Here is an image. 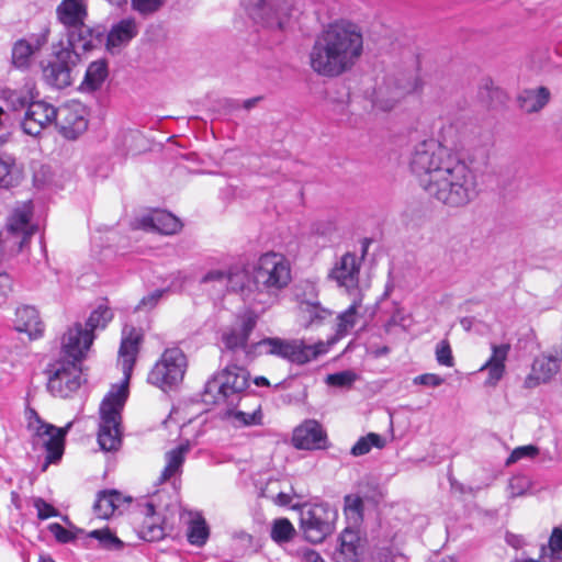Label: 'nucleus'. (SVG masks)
Returning <instances> with one entry per match:
<instances>
[{
  "instance_id": "1",
  "label": "nucleus",
  "mask_w": 562,
  "mask_h": 562,
  "mask_svg": "<svg viewBox=\"0 0 562 562\" xmlns=\"http://www.w3.org/2000/svg\"><path fill=\"white\" fill-rule=\"evenodd\" d=\"M409 168L423 190L450 209L464 207L479 196L476 171L461 155L450 153L434 138L414 146Z\"/></svg>"
},
{
  "instance_id": "2",
  "label": "nucleus",
  "mask_w": 562,
  "mask_h": 562,
  "mask_svg": "<svg viewBox=\"0 0 562 562\" xmlns=\"http://www.w3.org/2000/svg\"><path fill=\"white\" fill-rule=\"evenodd\" d=\"M363 52V37L350 22L329 24L315 38L308 53L310 66L319 76L335 78L350 71Z\"/></svg>"
},
{
  "instance_id": "3",
  "label": "nucleus",
  "mask_w": 562,
  "mask_h": 562,
  "mask_svg": "<svg viewBox=\"0 0 562 562\" xmlns=\"http://www.w3.org/2000/svg\"><path fill=\"white\" fill-rule=\"evenodd\" d=\"M142 340L143 334L140 330L132 326L123 328L119 358L124 382L120 386L112 389L100 405L101 422L99 425L98 442L103 451H116L121 447V411L127 398V384Z\"/></svg>"
},
{
  "instance_id": "4",
  "label": "nucleus",
  "mask_w": 562,
  "mask_h": 562,
  "mask_svg": "<svg viewBox=\"0 0 562 562\" xmlns=\"http://www.w3.org/2000/svg\"><path fill=\"white\" fill-rule=\"evenodd\" d=\"M55 16L61 25L67 44L81 48V52H90L104 43V27L101 25L89 26L87 0H61L56 9Z\"/></svg>"
},
{
  "instance_id": "5",
  "label": "nucleus",
  "mask_w": 562,
  "mask_h": 562,
  "mask_svg": "<svg viewBox=\"0 0 562 562\" xmlns=\"http://www.w3.org/2000/svg\"><path fill=\"white\" fill-rule=\"evenodd\" d=\"M79 338V327L69 335H64L61 350L67 359H59L46 369L47 391L54 396L66 398L81 385L80 361L86 352L76 345Z\"/></svg>"
},
{
  "instance_id": "6",
  "label": "nucleus",
  "mask_w": 562,
  "mask_h": 562,
  "mask_svg": "<svg viewBox=\"0 0 562 562\" xmlns=\"http://www.w3.org/2000/svg\"><path fill=\"white\" fill-rule=\"evenodd\" d=\"M248 378L243 367L227 366L206 381L202 393L203 403L234 405L239 401L240 393L248 387Z\"/></svg>"
},
{
  "instance_id": "7",
  "label": "nucleus",
  "mask_w": 562,
  "mask_h": 562,
  "mask_svg": "<svg viewBox=\"0 0 562 562\" xmlns=\"http://www.w3.org/2000/svg\"><path fill=\"white\" fill-rule=\"evenodd\" d=\"M258 355L274 356L295 364H305L325 352L324 344L306 345L299 339L266 337L251 346Z\"/></svg>"
},
{
  "instance_id": "8",
  "label": "nucleus",
  "mask_w": 562,
  "mask_h": 562,
  "mask_svg": "<svg viewBox=\"0 0 562 562\" xmlns=\"http://www.w3.org/2000/svg\"><path fill=\"white\" fill-rule=\"evenodd\" d=\"M254 282L257 290L277 295L291 282L290 261L279 252L263 254L255 267Z\"/></svg>"
},
{
  "instance_id": "9",
  "label": "nucleus",
  "mask_w": 562,
  "mask_h": 562,
  "mask_svg": "<svg viewBox=\"0 0 562 562\" xmlns=\"http://www.w3.org/2000/svg\"><path fill=\"white\" fill-rule=\"evenodd\" d=\"M337 510L326 503L304 505L300 513L301 529L313 543L323 542L335 530Z\"/></svg>"
},
{
  "instance_id": "10",
  "label": "nucleus",
  "mask_w": 562,
  "mask_h": 562,
  "mask_svg": "<svg viewBox=\"0 0 562 562\" xmlns=\"http://www.w3.org/2000/svg\"><path fill=\"white\" fill-rule=\"evenodd\" d=\"M186 369L187 359L183 351L178 347L168 348L150 370L147 381L162 391H167L183 380Z\"/></svg>"
},
{
  "instance_id": "11",
  "label": "nucleus",
  "mask_w": 562,
  "mask_h": 562,
  "mask_svg": "<svg viewBox=\"0 0 562 562\" xmlns=\"http://www.w3.org/2000/svg\"><path fill=\"white\" fill-rule=\"evenodd\" d=\"M33 206L31 202L16 205L5 225V237L0 233V244H9V247L20 251L30 241L37 227L31 222Z\"/></svg>"
},
{
  "instance_id": "12",
  "label": "nucleus",
  "mask_w": 562,
  "mask_h": 562,
  "mask_svg": "<svg viewBox=\"0 0 562 562\" xmlns=\"http://www.w3.org/2000/svg\"><path fill=\"white\" fill-rule=\"evenodd\" d=\"M79 47L60 44L54 53V58L43 69L44 79L54 88L63 89L72 83V70L80 61Z\"/></svg>"
},
{
  "instance_id": "13",
  "label": "nucleus",
  "mask_w": 562,
  "mask_h": 562,
  "mask_svg": "<svg viewBox=\"0 0 562 562\" xmlns=\"http://www.w3.org/2000/svg\"><path fill=\"white\" fill-rule=\"evenodd\" d=\"M252 19L270 29L282 30L290 12L286 0H244Z\"/></svg>"
},
{
  "instance_id": "14",
  "label": "nucleus",
  "mask_w": 562,
  "mask_h": 562,
  "mask_svg": "<svg viewBox=\"0 0 562 562\" xmlns=\"http://www.w3.org/2000/svg\"><path fill=\"white\" fill-rule=\"evenodd\" d=\"M361 259L353 252H346L339 257L327 274L339 289L347 293H359Z\"/></svg>"
},
{
  "instance_id": "15",
  "label": "nucleus",
  "mask_w": 562,
  "mask_h": 562,
  "mask_svg": "<svg viewBox=\"0 0 562 562\" xmlns=\"http://www.w3.org/2000/svg\"><path fill=\"white\" fill-rule=\"evenodd\" d=\"M258 316L252 311H246L236 317L235 323L226 328L222 334V342L226 350L237 352L243 351L246 356L248 350V339L257 325Z\"/></svg>"
},
{
  "instance_id": "16",
  "label": "nucleus",
  "mask_w": 562,
  "mask_h": 562,
  "mask_svg": "<svg viewBox=\"0 0 562 562\" xmlns=\"http://www.w3.org/2000/svg\"><path fill=\"white\" fill-rule=\"evenodd\" d=\"M308 292L302 296L297 295L299 301V315L301 324L305 328H318L333 318V311L324 307L317 300L316 286L312 283H306Z\"/></svg>"
},
{
  "instance_id": "17",
  "label": "nucleus",
  "mask_w": 562,
  "mask_h": 562,
  "mask_svg": "<svg viewBox=\"0 0 562 562\" xmlns=\"http://www.w3.org/2000/svg\"><path fill=\"white\" fill-rule=\"evenodd\" d=\"M56 125L68 139H76L88 127L86 109L79 102H71L57 109Z\"/></svg>"
},
{
  "instance_id": "18",
  "label": "nucleus",
  "mask_w": 562,
  "mask_h": 562,
  "mask_svg": "<svg viewBox=\"0 0 562 562\" xmlns=\"http://www.w3.org/2000/svg\"><path fill=\"white\" fill-rule=\"evenodd\" d=\"M57 109L44 101H33L20 122L22 131L30 136H38L42 131L56 122Z\"/></svg>"
},
{
  "instance_id": "19",
  "label": "nucleus",
  "mask_w": 562,
  "mask_h": 562,
  "mask_svg": "<svg viewBox=\"0 0 562 562\" xmlns=\"http://www.w3.org/2000/svg\"><path fill=\"white\" fill-rule=\"evenodd\" d=\"M74 422H69L65 427L58 428L52 424L42 425L36 429L35 436L43 440L46 450V461L53 463L58 461L64 453L65 437L71 429Z\"/></svg>"
},
{
  "instance_id": "20",
  "label": "nucleus",
  "mask_w": 562,
  "mask_h": 562,
  "mask_svg": "<svg viewBox=\"0 0 562 562\" xmlns=\"http://www.w3.org/2000/svg\"><path fill=\"white\" fill-rule=\"evenodd\" d=\"M112 317V311L106 306L100 305L90 314L85 327L80 323H76L65 335H69L72 330L79 327L80 338L76 345L79 348L82 347V351L87 352L94 339L93 331L95 329H103Z\"/></svg>"
},
{
  "instance_id": "21",
  "label": "nucleus",
  "mask_w": 562,
  "mask_h": 562,
  "mask_svg": "<svg viewBox=\"0 0 562 562\" xmlns=\"http://www.w3.org/2000/svg\"><path fill=\"white\" fill-rule=\"evenodd\" d=\"M292 442L297 449H322L326 443V434L316 420H305L294 429Z\"/></svg>"
},
{
  "instance_id": "22",
  "label": "nucleus",
  "mask_w": 562,
  "mask_h": 562,
  "mask_svg": "<svg viewBox=\"0 0 562 562\" xmlns=\"http://www.w3.org/2000/svg\"><path fill=\"white\" fill-rule=\"evenodd\" d=\"M159 506L156 505L154 497L148 501L144 506L145 519L138 529V536L145 541H159L164 539L168 531V525L166 521L160 522L157 516Z\"/></svg>"
},
{
  "instance_id": "23",
  "label": "nucleus",
  "mask_w": 562,
  "mask_h": 562,
  "mask_svg": "<svg viewBox=\"0 0 562 562\" xmlns=\"http://www.w3.org/2000/svg\"><path fill=\"white\" fill-rule=\"evenodd\" d=\"M138 33L134 19H123L104 33L106 49L112 54L126 46Z\"/></svg>"
},
{
  "instance_id": "24",
  "label": "nucleus",
  "mask_w": 562,
  "mask_h": 562,
  "mask_svg": "<svg viewBox=\"0 0 562 562\" xmlns=\"http://www.w3.org/2000/svg\"><path fill=\"white\" fill-rule=\"evenodd\" d=\"M561 360L558 357L540 356L535 359L531 373L526 378L525 385L535 387L551 380L560 369Z\"/></svg>"
},
{
  "instance_id": "25",
  "label": "nucleus",
  "mask_w": 562,
  "mask_h": 562,
  "mask_svg": "<svg viewBox=\"0 0 562 562\" xmlns=\"http://www.w3.org/2000/svg\"><path fill=\"white\" fill-rule=\"evenodd\" d=\"M142 227L165 235L176 234L181 228L180 221L167 211L156 210L140 220Z\"/></svg>"
},
{
  "instance_id": "26",
  "label": "nucleus",
  "mask_w": 562,
  "mask_h": 562,
  "mask_svg": "<svg viewBox=\"0 0 562 562\" xmlns=\"http://www.w3.org/2000/svg\"><path fill=\"white\" fill-rule=\"evenodd\" d=\"M509 351V344L492 345V355L480 369L481 371L486 370L488 372L486 384L495 385L503 378Z\"/></svg>"
},
{
  "instance_id": "27",
  "label": "nucleus",
  "mask_w": 562,
  "mask_h": 562,
  "mask_svg": "<svg viewBox=\"0 0 562 562\" xmlns=\"http://www.w3.org/2000/svg\"><path fill=\"white\" fill-rule=\"evenodd\" d=\"M339 549L334 553L335 562H359V531L347 527L339 536Z\"/></svg>"
},
{
  "instance_id": "28",
  "label": "nucleus",
  "mask_w": 562,
  "mask_h": 562,
  "mask_svg": "<svg viewBox=\"0 0 562 562\" xmlns=\"http://www.w3.org/2000/svg\"><path fill=\"white\" fill-rule=\"evenodd\" d=\"M15 328L19 331L26 333L32 339L38 338L43 334L44 327L37 310L29 305L18 307Z\"/></svg>"
},
{
  "instance_id": "29",
  "label": "nucleus",
  "mask_w": 562,
  "mask_h": 562,
  "mask_svg": "<svg viewBox=\"0 0 562 562\" xmlns=\"http://www.w3.org/2000/svg\"><path fill=\"white\" fill-rule=\"evenodd\" d=\"M191 450L189 440L181 442L176 448L169 450L165 454L166 465L159 476V483L169 481L177 474L182 472V465L186 461V457Z\"/></svg>"
},
{
  "instance_id": "30",
  "label": "nucleus",
  "mask_w": 562,
  "mask_h": 562,
  "mask_svg": "<svg viewBox=\"0 0 562 562\" xmlns=\"http://www.w3.org/2000/svg\"><path fill=\"white\" fill-rule=\"evenodd\" d=\"M362 305V295L358 293L350 306L336 316V330L337 339H341L349 335L359 322V308Z\"/></svg>"
},
{
  "instance_id": "31",
  "label": "nucleus",
  "mask_w": 562,
  "mask_h": 562,
  "mask_svg": "<svg viewBox=\"0 0 562 562\" xmlns=\"http://www.w3.org/2000/svg\"><path fill=\"white\" fill-rule=\"evenodd\" d=\"M222 419L228 422L235 428L250 427L262 425L263 414L261 407L258 406L251 413L237 409L233 405L222 412Z\"/></svg>"
},
{
  "instance_id": "32",
  "label": "nucleus",
  "mask_w": 562,
  "mask_h": 562,
  "mask_svg": "<svg viewBox=\"0 0 562 562\" xmlns=\"http://www.w3.org/2000/svg\"><path fill=\"white\" fill-rule=\"evenodd\" d=\"M46 42V36L42 35L36 40V45L31 44L29 41L22 38L14 43L12 47V64L15 68L25 69L31 64V58L35 50H37Z\"/></svg>"
},
{
  "instance_id": "33",
  "label": "nucleus",
  "mask_w": 562,
  "mask_h": 562,
  "mask_svg": "<svg viewBox=\"0 0 562 562\" xmlns=\"http://www.w3.org/2000/svg\"><path fill=\"white\" fill-rule=\"evenodd\" d=\"M550 92L546 87L524 90L518 97V103L526 113L540 111L549 102Z\"/></svg>"
},
{
  "instance_id": "34",
  "label": "nucleus",
  "mask_w": 562,
  "mask_h": 562,
  "mask_svg": "<svg viewBox=\"0 0 562 562\" xmlns=\"http://www.w3.org/2000/svg\"><path fill=\"white\" fill-rule=\"evenodd\" d=\"M109 75L108 63L105 59H98L88 66L85 78L81 82L82 91H95L101 88Z\"/></svg>"
},
{
  "instance_id": "35",
  "label": "nucleus",
  "mask_w": 562,
  "mask_h": 562,
  "mask_svg": "<svg viewBox=\"0 0 562 562\" xmlns=\"http://www.w3.org/2000/svg\"><path fill=\"white\" fill-rule=\"evenodd\" d=\"M122 502V495L115 490H105L98 493L93 504L94 514L99 518H110Z\"/></svg>"
},
{
  "instance_id": "36",
  "label": "nucleus",
  "mask_w": 562,
  "mask_h": 562,
  "mask_svg": "<svg viewBox=\"0 0 562 562\" xmlns=\"http://www.w3.org/2000/svg\"><path fill=\"white\" fill-rule=\"evenodd\" d=\"M22 178V169L18 166L15 158L11 155L0 156V188L16 186Z\"/></svg>"
},
{
  "instance_id": "37",
  "label": "nucleus",
  "mask_w": 562,
  "mask_h": 562,
  "mask_svg": "<svg viewBox=\"0 0 562 562\" xmlns=\"http://www.w3.org/2000/svg\"><path fill=\"white\" fill-rule=\"evenodd\" d=\"M210 536L209 527L206 526V522L203 517L198 515L194 519L190 521V525L188 527V541L190 544L195 547H203Z\"/></svg>"
},
{
  "instance_id": "38",
  "label": "nucleus",
  "mask_w": 562,
  "mask_h": 562,
  "mask_svg": "<svg viewBox=\"0 0 562 562\" xmlns=\"http://www.w3.org/2000/svg\"><path fill=\"white\" fill-rule=\"evenodd\" d=\"M385 446V439L375 432H370L364 437H361L351 448L350 453L355 457L364 456L370 452L372 447L379 449Z\"/></svg>"
},
{
  "instance_id": "39",
  "label": "nucleus",
  "mask_w": 562,
  "mask_h": 562,
  "mask_svg": "<svg viewBox=\"0 0 562 562\" xmlns=\"http://www.w3.org/2000/svg\"><path fill=\"white\" fill-rule=\"evenodd\" d=\"M344 512L349 520L355 525L362 521L363 518V501L360 496L349 494L344 498Z\"/></svg>"
},
{
  "instance_id": "40",
  "label": "nucleus",
  "mask_w": 562,
  "mask_h": 562,
  "mask_svg": "<svg viewBox=\"0 0 562 562\" xmlns=\"http://www.w3.org/2000/svg\"><path fill=\"white\" fill-rule=\"evenodd\" d=\"M31 95L27 91L23 90H8L4 92V101L8 108L13 112L27 110L29 105L33 103Z\"/></svg>"
},
{
  "instance_id": "41",
  "label": "nucleus",
  "mask_w": 562,
  "mask_h": 562,
  "mask_svg": "<svg viewBox=\"0 0 562 562\" xmlns=\"http://www.w3.org/2000/svg\"><path fill=\"white\" fill-rule=\"evenodd\" d=\"M294 533H295V529L289 519L279 518V519L274 520L272 529H271V538L276 542H279V543L286 542L290 539H292Z\"/></svg>"
},
{
  "instance_id": "42",
  "label": "nucleus",
  "mask_w": 562,
  "mask_h": 562,
  "mask_svg": "<svg viewBox=\"0 0 562 562\" xmlns=\"http://www.w3.org/2000/svg\"><path fill=\"white\" fill-rule=\"evenodd\" d=\"M89 537L99 540L105 549H121L123 547V542L109 529L92 530Z\"/></svg>"
},
{
  "instance_id": "43",
  "label": "nucleus",
  "mask_w": 562,
  "mask_h": 562,
  "mask_svg": "<svg viewBox=\"0 0 562 562\" xmlns=\"http://www.w3.org/2000/svg\"><path fill=\"white\" fill-rule=\"evenodd\" d=\"M247 279V273L245 270L238 267H231L227 270L225 284L232 291H243L245 286V282Z\"/></svg>"
},
{
  "instance_id": "44",
  "label": "nucleus",
  "mask_w": 562,
  "mask_h": 562,
  "mask_svg": "<svg viewBox=\"0 0 562 562\" xmlns=\"http://www.w3.org/2000/svg\"><path fill=\"white\" fill-rule=\"evenodd\" d=\"M357 380V374L351 370H344L326 376V383L336 387H349Z\"/></svg>"
},
{
  "instance_id": "45",
  "label": "nucleus",
  "mask_w": 562,
  "mask_h": 562,
  "mask_svg": "<svg viewBox=\"0 0 562 562\" xmlns=\"http://www.w3.org/2000/svg\"><path fill=\"white\" fill-rule=\"evenodd\" d=\"M48 530L54 535L56 540L60 543H68L74 541L77 538L78 533H81L82 530L74 527L72 529H66L58 522H53L48 525Z\"/></svg>"
},
{
  "instance_id": "46",
  "label": "nucleus",
  "mask_w": 562,
  "mask_h": 562,
  "mask_svg": "<svg viewBox=\"0 0 562 562\" xmlns=\"http://www.w3.org/2000/svg\"><path fill=\"white\" fill-rule=\"evenodd\" d=\"M436 360L439 364L451 368L454 366L451 347L448 340H441L436 346Z\"/></svg>"
},
{
  "instance_id": "47",
  "label": "nucleus",
  "mask_w": 562,
  "mask_h": 562,
  "mask_svg": "<svg viewBox=\"0 0 562 562\" xmlns=\"http://www.w3.org/2000/svg\"><path fill=\"white\" fill-rule=\"evenodd\" d=\"M538 453H539V449H538V447H536L533 445L517 447L513 450V452L508 457L506 464L507 465L513 464L521 459H532L536 456H538Z\"/></svg>"
},
{
  "instance_id": "48",
  "label": "nucleus",
  "mask_w": 562,
  "mask_h": 562,
  "mask_svg": "<svg viewBox=\"0 0 562 562\" xmlns=\"http://www.w3.org/2000/svg\"><path fill=\"white\" fill-rule=\"evenodd\" d=\"M33 505L37 510V517L41 520L59 516V512L53 505H50L41 497L34 498Z\"/></svg>"
},
{
  "instance_id": "49",
  "label": "nucleus",
  "mask_w": 562,
  "mask_h": 562,
  "mask_svg": "<svg viewBox=\"0 0 562 562\" xmlns=\"http://www.w3.org/2000/svg\"><path fill=\"white\" fill-rule=\"evenodd\" d=\"M529 481L526 476H514L509 480L508 491L512 497H518L526 493Z\"/></svg>"
},
{
  "instance_id": "50",
  "label": "nucleus",
  "mask_w": 562,
  "mask_h": 562,
  "mask_svg": "<svg viewBox=\"0 0 562 562\" xmlns=\"http://www.w3.org/2000/svg\"><path fill=\"white\" fill-rule=\"evenodd\" d=\"M162 3L164 0H132L134 10L143 14L156 11Z\"/></svg>"
},
{
  "instance_id": "51",
  "label": "nucleus",
  "mask_w": 562,
  "mask_h": 562,
  "mask_svg": "<svg viewBox=\"0 0 562 562\" xmlns=\"http://www.w3.org/2000/svg\"><path fill=\"white\" fill-rule=\"evenodd\" d=\"M445 382L443 378H441L438 374L435 373H425L420 374L414 378L413 383L430 386V387H437L440 386Z\"/></svg>"
},
{
  "instance_id": "52",
  "label": "nucleus",
  "mask_w": 562,
  "mask_h": 562,
  "mask_svg": "<svg viewBox=\"0 0 562 562\" xmlns=\"http://www.w3.org/2000/svg\"><path fill=\"white\" fill-rule=\"evenodd\" d=\"M166 292L167 290H155L154 292L144 296L137 305V310L154 308Z\"/></svg>"
},
{
  "instance_id": "53",
  "label": "nucleus",
  "mask_w": 562,
  "mask_h": 562,
  "mask_svg": "<svg viewBox=\"0 0 562 562\" xmlns=\"http://www.w3.org/2000/svg\"><path fill=\"white\" fill-rule=\"evenodd\" d=\"M422 88L420 80L417 78L405 80V82L398 83L397 87V99L415 91H418Z\"/></svg>"
},
{
  "instance_id": "54",
  "label": "nucleus",
  "mask_w": 562,
  "mask_h": 562,
  "mask_svg": "<svg viewBox=\"0 0 562 562\" xmlns=\"http://www.w3.org/2000/svg\"><path fill=\"white\" fill-rule=\"evenodd\" d=\"M227 271L224 270H211L203 276L201 279L202 283H210V282H218V283H225L226 281Z\"/></svg>"
},
{
  "instance_id": "55",
  "label": "nucleus",
  "mask_w": 562,
  "mask_h": 562,
  "mask_svg": "<svg viewBox=\"0 0 562 562\" xmlns=\"http://www.w3.org/2000/svg\"><path fill=\"white\" fill-rule=\"evenodd\" d=\"M27 422H29V428L33 429L36 434V429L40 428L42 425H48L47 423L43 422L35 409L29 408L26 411Z\"/></svg>"
},
{
  "instance_id": "56",
  "label": "nucleus",
  "mask_w": 562,
  "mask_h": 562,
  "mask_svg": "<svg viewBox=\"0 0 562 562\" xmlns=\"http://www.w3.org/2000/svg\"><path fill=\"white\" fill-rule=\"evenodd\" d=\"M549 546L552 552H562V530L555 528L550 537Z\"/></svg>"
},
{
  "instance_id": "57",
  "label": "nucleus",
  "mask_w": 562,
  "mask_h": 562,
  "mask_svg": "<svg viewBox=\"0 0 562 562\" xmlns=\"http://www.w3.org/2000/svg\"><path fill=\"white\" fill-rule=\"evenodd\" d=\"M13 126V120L10 113L5 112L0 106V131H4L5 133H10Z\"/></svg>"
},
{
  "instance_id": "58",
  "label": "nucleus",
  "mask_w": 562,
  "mask_h": 562,
  "mask_svg": "<svg viewBox=\"0 0 562 562\" xmlns=\"http://www.w3.org/2000/svg\"><path fill=\"white\" fill-rule=\"evenodd\" d=\"M302 562H325L318 552L312 549L302 550Z\"/></svg>"
},
{
  "instance_id": "59",
  "label": "nucleus",
  "mask_w": 562,
  "mask_h": 562,
  "mask_svg": "<svg viewBox=\"0 0 562 562\" xmlns=\"http://www.w3.org/2000/svg\"><path fill=\"white\" fill-rule=\"evenodd\" d=\"M506 542L514 547V548H520L522 544V538L520 536L514 535V533H507L506 535Z\"/></svg>"
},
{
  "instance_id": "60",
  "label": "nucleus",
  "mask_w": 562,
  "mask_h": 562,
  "mask_svg": "<svg viewBox=\"0 0 562 562\" xmlns=\"http://www.w3.org/2000/svg\"><path fill=\"white\" fill-rule=\"evenodd\" d=\"M292 497L288 493L280 492L277 494L274 498V503L281 506H286L291 503Z\"/></svg>"
},
{
  "instance_id": "61",
  "label": "nucleus",
  "mask_w": 562,
  "mask_h": 562,
  "mask_svg": "<svg viewBox=\"0 0 562 562\" xmlns=\"http://www.w3.org/2000/svg\"><path fill=\"white\" fill-rule=\"evenodd\" d=\"M262 98L261 97H255V98H250V99H247L243 102V106L244 109L246 110H250L252 109L254 106H256V104L261 100Z\"/></svg>"
},
{
  "instance_id": "62",
  "label": "nucleus",
  "mask_w": 562,
  "mask_h": 562,
  "mask_svg": "<svg viewBox=\"0 0 562 562\" xmlns=\"http://www.w3.org/2000/svg\"><path fill=\"white\" fill-rule=\"evenodd\" d=\"M255 384L257 386H269L270 383L269 381L267 380V378L265 376H257L255 380H254Z\"/></svg>"
},
{
  "instance_id": "63",
  "label": "nucleus",
  "mask_w": 562,
  "mask_h": 562,
  "mask_svg": "<svg viewBox=\"0 0 562 562\" xmlns=\"http://www.w3.org/2000/svg\"><path fill=\"white\" fill-rule=\"evenodd\" d=\"M226 105L231 109V110H237L239 108V102L237 100H226Z\"/></svg>"
},
{
  "instance_id": "64",
  "label": "nucleus",
  "mask_w": 562,
  "mask_h": 562,
  "mask_svg": "<svg viewBox=\"0 0 562 562\" xmlns=\"http://www.w3.org/2000/svg\"><path fill=\"white\" fill-rule=\"evenodd\" d=\"M239 539L241 540H247L248 542H251V536L248 535L247 532L245 531H240L239 533L236 535Z\"/></svg>"
}]
</instances>
